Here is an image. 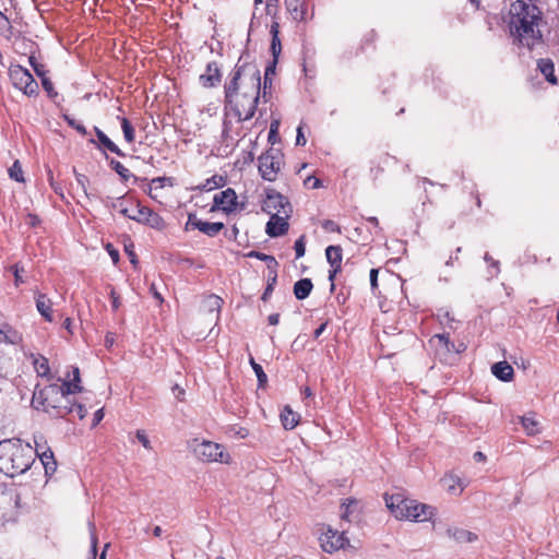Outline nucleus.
<instances>
[{
  "instance_id": "f257e3e1",
  "label": "nucleus",
  "mask_w": 559,
  "mask_h": 559,
  "mask_svg": "<svg viewBox=\"0 0 559 559\" xmlns=\"http://www.w3.org/2000/svg\"><path fill=\"white\" fill-rule=\"evenodd\" d=\"M540 19L539 9L532 2L516 0L510 8V32L520 45L533 48L540 39L537 21Z\"/></svg>"
},
{
  "instance_id": "f03ea898",
  "label": "nucleus",
  "mask_w": 559,
  "mask_h": 559,
  "mask_svg": "<svg viewBox=\"0 0 559 559\" xmlns=\"http://www.w3.org/2000/svg\"><path fill=\"white\" fill-rule=\"evenodd\" d=\"M81 390L80 385L72 382L50 384L41 389L36 386L33 393L32 406L37 411L43 409L53 416L64 417L73 411L70 407L69 395Z\"/></svg>"
},
{
  "instance_id": "7ed1b4c3",
  "label": "nucleus",
  "mask_w": 559,
  "mask_h": 559,
  "mask_svg": "<svg viewBox=\"0 0 559 559\" xmlns=\"http://www.w3.org/2000/svg\"><path fill=\"white\" fill-rule=\"evenodd\" d=\"M34 449L20 439L0 441V472L14 477L25 473L34 462Z\"/></svg>"
},
{
  "instance_id": "20e7f679",
  "label": "nucleus",
  "mask_w": 559,
  "mask_h": 559,
  "mask_svg": "<svg viewBox=\"0 0 559 559\" xmlns=\"http://www.w3.org/2000/svg\"><path fill=\"white\" fill-rule=\"evenodd\" d=\"M385 504L395 519L401 521L427 522L437 513L433 506L404 498L402 495L385 496Z\"/></svg>"
},
{
  "instance_id": "39448f33",
  "label": "nucleus",
  "mask_w": 559,
  "mask_h": 559,
  "mask_svg": "<svg viewBox=\"0 0 559 559\" xmlns=\"http://www.w3.org/2000/svg\"><path fill=\"white\" fill-rule=\"evenodd\" d=\"M237 82L228 81L225 83V120L224 132L229 131L230 120L229 117L234 116L237 122L250 120L255 112L259 97H252V102L236 91Z\"/></svg>"
},
{
  "instance_id": "423d86ee",
  "label": "nucleus",
  "mask_w": 559,
  "mask_h": 559,
  "mask_svg": "<svg viewBox=\"0 0 559 559\" xmlns=\"http://www.w3.org/2000/svg\"><path fill=\"white\" fill-rule=\"evenodd\" d=\"M237 82L236 91L239 92L243 98L260 97L261 91V75L260 70L254 64H246L236 67L229 81Z\"/></svg>"
},
{
  "instance_id": "0eeeda50",
  "label": "nucleus",
  "mask_w": 559,
  "mask_h": 559,
  "mask_svg": "<svg viewBox=\"0 0 559 559\" xmlns=\"http://www.w3.org/2000/svg\"><path fill=\"white\" fill-rule=\"evenodd\" d=\"M19 502L20 497L14 488L0 486V527L16 520Z\"/></svg>"
},
{
  "instance_id": "6e6552de",
  "label": "nucleus",
  "mask_w": 559,
  "mask_h": 559,
  "mask_svg": "<svg viewBox=\"0 0 559 559\" xmlns=\"http://www.w3.org/2000/svg\"><path fill=\"white\" fill-rule=\"evenodd\" d=\"M193 453L203 462H219L224 464H228L230 462V456L225 451L224 447L213 441H195V444L193 445Z\"/></svg>"
},
{
  "instance_id": "1a4fd4ad",
  "label": "nucleus",
  "mask_w": 559,
  "mask_h": 559,
  "mask_svg": "<svg viewBox=\"0 0 559 559\" xmlns=\"http://www.w3.org/2000/svg\"><path fill=\"white\" fill-rule=\"evenodd\" d=\"M9 76L13 86L22 91L27 96H34L38 93V84L31 72L20 64H12L9 68Z\"/></svg>"
},
{
  "instance_id": "9d476101",
  "label": "nucleus",
  "mask_w": 559,
  "mask_h": 559,
  "mask_svg": "<svg viewBox=\"0 0 559 559\" xmlns=\"http://www.w3.org/2000/svg\"><path fill=\"white\" fill-rule=\"evenodd\" d=\"M282 165L283 155L276 150H269L259 157V171L264 180H276Z\"/></svg>"
},
{
  "instance_id": "9b49d317",
  "label": "nucleus",
  "mask_w": 559,
  "mask_h": 559,
  "mask_svg": "<svg viewBox=\"0 0 559 559\" xmlns=\"http://www.w3.org/2000/svg\"><path fill=\"white\" fill-rule=\"evenodd\" d=\"M262 210L270 215H272V213H277L289 216L292 206L288 200L280 192L270 190L263 201Z\"/></svg>"
},
{
  "instance_id": "f8f14e48",
  "label": "nucleus",
  "mask_w": 559,
  "mask_h": 559,
  "mask_svg": "<svg viewBox=\"0 0 559 559\" xmlns=\"http://www.w3.org/2000/svg\"><path fill=\"white\" fill-rule=\"evenodd\" d=\"M111 207L121 215L139 223L145 206H142L132 199L118 198L112 201Z\"/></svg>"
},
{
  "instance_id": "ddd939ff",
  "label": "nucleus",
  "mask_w": 559,
  "mask_h": 559,
  "mask_svg": "<svg viewBox=\"0 0 559 559\" xmlns=\"http://www.w3.org/2000/svg\"><path fill=\"white\" fill-rule=\"evenodd\" d=\"M346 542L347 539L344 536V533H338L337 531L331 527H328L326 531L322 533L320 537V544L322 549L329 554H332L343 548Z\"/></svg>"
},
{
  "instance_id": "4468645a",
  "label": "nucleus",
  "mask_w": 559,
  "mask_h": 559,
  "mask_svg": "<svg viewBox=\"0 0 559 559\" xmlns=\"http://www.w3.org/2000/svg\"><path fill=\"white\" fill-rule=\"evenodd\" d=\"M224 224L221 222L210 223L201 221L197 217L195 214H189L188 221L186 223L185 229H199L201 233L214 237L216 236L221 230H223Z\"/></svg>"
},
{
  "instance_id": "2eb2a0df",
  "label": "nucleus",
  "mask_w": 559,
  "mask_h": 559,
  "mask_svg": "<svg viewBox=\"0 0 559 559\" xmlns=\"http://www.w3.org/2000/svg\"><path fill=\"white\" fill-rule=\"evenodd\" d=\"M214 204L225 213H233L238 209V197L234 189L227 188L215 194Z\"/></svg>"
},
{
  "instance_id": "dca6fc26",
  "label": "nucleus",
  "mask_w": 559,
  "mask_h": 559,
  "mask_svg": "<svg viewBox=\"0 0 559 559\" xmlns=\"http://www.w3.org/2000/svg\"><path fill=\"white\" fill-rule=\"evenodd\" d=\"M326 260L331 265L329 271V280L331 282V289H334V278L341 271L342 263V248L340 246H329L325 249Z\"/></svg>"
},
{
  "instance_id": "f3484780",
  "label": "nucleus",
  "mask_w": 559,
  "mask_h": 559,
  "mask_svg": "<svg viewBox=\"0 0 559 559\" xmlns=\"http://www.w3.org/2000/svg\"><path fill=\"white\" fill-rule=\"evenodd\" d=\"M289 216L284 214L272 213L270 221L266 223L265 233L270 237H278L287 233Z\"/></svg>"
},
{
  "instance_id": "a211bd4d",
  "label": "nucleus",
  "mask_w": 559,
  "mask_h": 559,
  "mask_svg": "<svg viewBox=\"0 0 559 559\" xmlns=\"http://www.w3.org/2000/svg\"><path fill=\"white\" fill-rule=\"evenodd\" d=\"M221 81V71L216 62L206 66L205 73L200 75V82L204 87H213Z\"/></svg>"
},
{
  "instance_id": "6ab92c4d",
  "label": "nucleus",
  "mask_w": 559,
  "mask_h": 559,
  "mask_svg": "<svg viewBox=\"0 0 559 559\" xmlns=\"http://www.w3.org/2000/svg\"><path fill=\"white\" fill-rule=\"evenodd\" d=\"M285 7L294 21H306V0H285Z\"/></svg>"
},
{
  "instance_id": "aec40b11",
  "label": "nucleus",
  "mask_w": 559,
  "mask_h": 559,
  "mask_svg": "<svg viewBox=\"0 0 559 559\" xmlns=\"http://www.w3.org/2000/svg\"><path fill=\"white\" fill-rule=\"evenodd\" d=\"M36 309L48 322H52V301L43 293L35 294Z\"/></svg>"
},
{
  "instance_id": "412c9836",
  "label": "nucleus",
  "mask_w": 559,
  "mask_h": 559,
  "mask_svg": "<svg viewBox=\"0 0 559 559\" xmlns=\"http://www.w3.org/2000/svg\"><path fill=\"white\" fill-rule=\"evenodd\" d=\"M442 481H443L444 486L447 487L448 492H450L454 496H460L467 485L464 481V479H462L461 477H459L454 474H447L442 478Z\"/></svg>"
},
{
  "instance_id": "4be33fe9",
  "label": "nucleus",
  "mask_w": 559,
  "mask_h": 559,
  "mask_svg": "<svg viewBox=\"0 0 559 559\" xmlns=\"http://www.w3.org/2000/svg\"><path fill=\"white\" fill-rule=\"evenodd\" d=\"M141 224L147 225L154 229H163L165 227V222L160 215L153 212L150 207L145 206L143 214L141 216Z\"/></svg>"
},
{
  "instance_id": "5701e85b",
  "label": "nucleus",
  "mask_w": 559,
  "mask_h": 559,
  "mask_svg": "<svg viewBox=\"0 0 559 559\" xmlns=\"http://www.w3.org/2000/svg\"><path fill=\"white\" fill-rule=\"evenodd\" d=\"M447 536L457 543H473L477 539V536L461 527L451 526L447 530Z\"/></svg>"
},
{
  "instance_id": "b1692460",
  "label": "nucleus",
  "mask_w": 559,
  "mask_h": 559,
  "mask_svg": "<svg viewBox=\"0 0 559 559\" xmlns=\"http://www.w3.org/2000/svg\"><path fill=\"white\" fill-rule=\"evenodd\" d=\"M492 374L501 381L508 382L513 379V368L507 361H499L491 367Z\"/></svg>"
},
{
  "instance_id": "393cba45",
  "label": "nucleus",
  "mask_w": 559,
  "mask_h": 559,
  "mask_svg": "<svg viewBox=\"0 0 559 559\" xmlns=\"http://www.w3.org/2000/svg\"><path fill=\"white\" fill-rule=\"evenodd\" d=\"M270 34L272 36L271 41V52L273 56V60L277 61V58L282 51V45L280 39V24L277 21H273L270 26Z\"/></svg>"
},
{
  "instance_id": "a878e982",
  "label": "nucleus",
  "mask_w": 559,
  "mask_h": 559,
  "mask_svg": "<svg viewBox=\"0 0 559 559\" xmlns=\"http://www.w3.org/2000/svg\"><path fill=\"white\" fill-rule=\"evenodd\" d=\"M300 420L299 414L293 412L289 406H285L281 413V421L286 430L294 429Z\"/></svg>"
},
{
  "instance_id": "bb28decb",
  "label": "nucleus",
  "mask_w": 559,
  "mask_h": 559,
  "mask_svg": "<svg viewBox=\"0 0 559 559\" xmlns=\"http://www.w3.org/2000/svg\"><path fill=\"white\" fill-rule=\"evenodd\" d=\"M34 369L39 377H49L50 368L48 359L41 355L29 354Z\"/></svg>"
},
{
  "instance_id": "cd10ccee",
  "label": "nucleus",
  "mask_w": 559,
  "mask_h": 559,
  "mask_svg": "<svg viewBox=\"0 0 559 559\" xmlns=\"http://www.w3.org/2000/svg\"><path fill=\"white\" fill-rule=\"evenodd\" d=\"M223 305V299L216 295H210L204 298L202 309L209 313H215L218 320L219 311Z\"/></svg>"
},
{
  "instance_id": "c85d7f7f",
  "label": "nucleus",
  "mask_w": 559,
  "mask_h": 559,
  "mask_svg": "<svg viewBox=\"0 0 559 559\" xmlns=\"http://www.w3.org/2000/svg\"><path fill=\"white\" fill-rule=\"evenodd\" d=\"M312 282L309 278H301L294 285L295 297L299 300L307 298L312 290Z\"/></svg>"
},
{
  "instance_id": "c756f323",
  "label": "nucleus",
  "mask_w": 559,
  "mask_h": 559,
  "mask_svg": "<svg viewBox=\"0 0 559 559\" xmlns=\"http://www.w3.org/2000/svg\"><path fill=\"white\" fill-rule=\"evenodd\" d=\"M537 67L550 84H557V78L555 75V66L550 59L538 60Z\"/></svg>"
},
{
  "instance_id": "7c9ffc66",
  "label": "nucleus",
  "mask_w": 559,
  "mask_h": 559,
  "mask_svg": "<svg viewBox=\"0 0 559 559\" xmlns=\"http://www.w3.org/2000/svg\"><path fill=\"white\" fill-rule=\"evenodd\" d=\"M35 454L40 457L41 464L45 467L46 474L53 473L57 468V463L53 459V453L51 450H45L39 452L38 449L34 450Z\"/></svg>"
},
{
  "instance_id": "2f4dec72",
  "label": "nucleus",
  "mask_w": 559,
  "mask_h": 559,
  "mask_svg": "<svg viewBox=\"0 0 559 559\" xmlns=\"http://www.w3.org/2000/svg\"><path fill=\"white\" fill-rule=\"evenodd\" d=\"M96 136L99 141V143L110 151L111 153H115L119 156H124V154L121 152V150L98 128H95Z\"/></svg>"
},
{
  "instance_id": "473e14b6",
  "label": "nucleus",
  "mask_w": 559,
  "mask_h": 559,
  "mask_svg": "<svg viewBox=\"0 0 559 559\" xmlns=\"http://www.w3.org/2000/svg\"><path fill=\"white\" fill-rule=\"evenodd\" d=\"M521 424L527 435L534 436L539 432V423L534 415H525L521 417Z\"/></svg>"
},
{
  "instance_id": "72a5a7b5",
  "label": "nucleus",
  "mask_w": 559,
  "mask_h": 559,
  "mask_svg": "<svg viewBox=\"0 0 559 559\" xmlns=\"http://www.w3.org/2000/svg\"><path fill=\"white\" fill-rule=\"evenodd\" d=\"M429 343L432 347L436 348L438 353H443V347H449L450 344V337L449 334L442 333V334H435L430 340Z\"/></svg>"
},
{
  "instance_id": "f704fd0d",
  "label": "nucleus",
  "mask_w": 559,
  "mask_h": 559,
  "mask_svg": "<svg viewBox=\"0 0 559 559\" xmlns=\"http://www.w3.org/2000/svg\"><path fill=\"white\" fill-rule=\"evenodd\" d=\"M0 334L2 337L0 341L10 344H19L22 341V335L10 326H5L3 330H0Z\"/></svg>"
},
{
  "instance_id": "c9c22d12",
  "label": "nucleus",
  "mask_w": 559,
  "mask_h": 559,
  "mask_svg": "<svg viewBox=\"0 0 559 559\" xmlns=\"http://www.w3.org/2000/svg\"><path fill=\"white\" fill-rule=\"evenodd\" d=\"M121 129L123 132L124 140L128 143H132L135 139V131L127 118H121Z\"/></svg>"
},
{
  "instance_id": "e433bc0d",
  "label": "nucleus",
  "mask_w": 559,
  "mask_h": 559,
  "mask_svg": "<svg viewBox=\"0 0 559 559\" xmlns=\"http://www.w3.org/2000/svg\"><path fill=\"white\" fill-rule=\"evenodd\" d=\"M0 33L10 38L13 34V27L9 19L0 11Z\"/></svg>"
},
{
  "instance_id": "4c0bfd02",
  "label": "nucleus",
  "mask_w": 559,
  "mask_h": 559,
  "mask_svg": "<svg viewBox=\"0 0 559 559\" xmlns=\"http://www.w3.org/2000/svg\"><path fill=\"white\" fill-rule=\"evenodd\" d=\"M8 171L11 179L17 182L24 181L23 170L19 160H15Z\"/></svg>"
},
{
  "instance_id": "58836bf2",
  "label": "nucleus",
  "mask_w": 559,
  "mask_h": 559,
  "mask_svg": "<svg viewBox=\"0 0 559 559\" xmlns=\"http://www.w3.org/2000/svg\"><path fill=\"white\" fill-rule=\"evenodd\" d=\"M250 365L258 378V381H259V384L262 386L266 383L267 381V377L266 374L264 373L263 369H262V366L259 365L258 362H255V360L251 357L250 358Z\"/></svg>"
},
{
  "instance_id": "ea45409f",
  "label": "nucleus",
  "mask_w": 559,
  "mask_h": 559,
  "mask_svg": "<svg viewBox=\"0 0 559 559\" xmlns=\"http://www.w3.org/2000/svg\"><path fill=\"white\" fill-rule=\"evenodd\" d=\"M110 167L123 179H128L130 177L129 169L126 168L120 162L112 159L110 162Z\"/></svg>"
},
{
  "instance_id": "a19ab883",
  "label": "nucleus",
  "mask_w": 559,
  "mask_h": 559,
  "mask_svg": "<svg viewBox=\"0 0 559 559\" xmlns=\"http://www.w3.org/2000/svg\"><path fill=\"white\" fill-rule=\"evenodd\" d=\"M295 251H296V259H300L305 255L306 252V245H305V236H301L295 241Z\"/></svg>"
},
{
  "instance_id": "79ce46f5",
  "label": "nucleus",
  "mask_w": 559,
  "mask_h": 559,
  "mask_svg": "<svg viewBox=\"0 0 559 559\" xmlns=\"http://www.w3.org/2000/svg\"><path fill=\"white\" fill-rule=\"evenodd\" d=\"M135 437L146 450H152L151 441L144 430H138Z\"/></svg>"
},
{
  "instance_id": "37998d69",
  "label": "nucleus",
  "mask_w": 559,
  "mask_h": 559,
  "mask_svg": "<svg viewBox=\"0 0 559 559\" xmlns=\"http://www.w3.org/2000/svg\"><path fill=\"white\" fill-rule=\"evenodd\" d=\"M277 61L273 60L271 64H269L264 72V82H263V91L266 90V80H270L275 74V67Z\"/></svg>"
},
{
  "instance_id": "c03bdc74",
  "label": "nucleus",
  "mask_w": 559,
  "mask_h": 559,
  "mask_svg": "<svg viewBox=\"0 0 559 559\" xmlns=\"http://www.w3.org/2000/svg\"><path fill=\"white\" fill-rule=\"evenodd\" d=\"M41 85L50 98L57 96V92L53 90L52 82L48 78H43Z\"/></svg>"
},
{
  "instance_id": "a18cd8bd",
  "label": "nucleus",
  "mask_w": 559,
  "mask_h": 559,
  "mask_svg": "<svg viewBox=\"0 0 559 559\" xmlns=\"http://www.w3.org/2000/svg\"><path fill=\"white\" fill-rule=\"evenodd\" d=\"M278 128H280V121L273 120L270 124V131H269V141L270 142L274 143L276 141Z\"/></svg>"
},
{
  "instance_id": "49530a36",
  "label": "nucleus",
  "mask_w": 559,
  "mask_h": 559,
  "mask_svg": "<svg viewBox=\"0 0 559 559\" xmlns=\"http://www.w3.org/2000/svg\"><path fill=\"white\" fill-rule=\"evenodd\" d=\"M485 261L490 263L492 270L489 271L490 277L496 276L499 273V262L493 260L488 253L484 257Z\"/></svg>"
},
{
  "instance_id": "de8ad7c7",
  "label": "nucleus",
  "mask_w": 559,
  "mask_h": 559,
  "mask_svg": "<svg viewBox=\"0 0 559 559\" xmlns=\"http://www.w3.org/2000/svg\"><path fill=\"white\" fill-rule=\"evenodd\" d=\"M66 120L68 121L69 126L74 128L78 132H80L81 134H86V128L81 122L76 121L75 119L69 118L68 116H66Z\"/></svg>"
},
{
  "instance_id": "09e8293b",
  "label": "nucleus",
  "mask_w": 559,
  "mask_h": 559,
  "mask_svg": "<svg viewBox=\"0 0 559 559\" xmlns=\"http://www.w3.org/2000/svg\"><path fill=\"white\" fill-rule=\"evenodd\" d=\"M322 228L328 233H340V226L334 222L326 219L322 223Z\"/></svg>"
},
{
  "instance_id": "8fccbe9b",
  "label": "nucleus",
  "mask_w": 559,
  "mask_h": 559,
  "mask_svg": "<svg viewBox=\"0 0 559 559\" xmlns=\"http://www.w3.org/2000/svg\"><path fill=\"white\" fill-rule=\"evenodd\" d=\"M10 270L13 272V275H14V283H15V286H20L21 283H24V280L22 278L21 276V272L23 271V267H20L17 264L15 265H12L10 267Z\"/></svg>"
},
{
  "instance_id": "3c124183",
  "label": "nucleus",
  "mask_w": 559,
  "mask_h": 559,
  "mask_svg": "<svg viewBox=\"0 0 559 559\" xmlns=\"http://www.w3.org/2000/svg\"><path fill=\"white\" fill-rule=\"evenodd\" d=\"M305 185L310 187V188H312V189H318V188L321 187V181L318 178L309 176V177L306 178Z\"/></svg>"
},
{
  "instance_id": "603ef678",
  "label": "nucleus",
  "mask_w": 559,
  "mask_h": 559,
  "mask_svg": "<svg viewBox=\"0 0 559 559\" xmlns=\"http://www.w3.org/2000/svg\"><path fill=\"white\" fill-rule=\"evenodd\" d=\"M230 431L240 439H243L249 435L248 430L243 427H233Z\"/></svg>"
},
{
  "instance_id": "864d4df0",
  "label": "nucleus",
  "mask_w": 559,
  "mask_h": 559,
  "mask_svg": "<svg viewBox=\"0 0 559 559\" xmlns=\"http://www.w3.org/2000/svg\"><path fill=\"white\" fill-rule=\"evenodd\" d=\"M275 282H276V277L274 276V277L272 278V282H270V283L267 284V286H266V288H265V290H264V293H263V295H262V299H263L264 301H266V300L269 299L270 295L272 294V292H273V285L275 284Z\"/></svg>"
},
{
  "instance_id": "5fc2aeb1",
  "label": "nucleus",
  "mask_w": 559,
  "mask_h": 559,
  "mask_svg": "<svg viewBox=\"0 0 559 559\" xmlns=\"http://www.w3.org/2000/svg\"><path fill=\"white\" fill-rule=\"evenodd\" d=\"M111 307L114 310H118L120 307V298L114 289L110 292Z\"/></svg>"
},
{
  "instance_id": "6e6d98bb",
  "label": "nucleus",
  "mask_w": 559,
  "mask_h": 559,
  "mask_svg": "<svg viewBox=\"0 0 559 559\" xmlns=\"http://www.w3.org/2000/svg\"><path fill=\"white\" fill-rule=\"evenodd\" d=\"M70 407L73 408L72 413L76 412V414L80 417V419H83L86 416V409L84 408L83 405H81V404L70 405Z\"/></svg>"
},
{
  "instance_id": "4d7b16f0",
  "label": "nucleus",
  "mask_w": 559,
  "mask_h": 559,
  "mask_svg": "<svg viewBox=\"0 0 559 559\" xmlns=\"http://www.w3.org/2000/svg\"><path fill=\"white\" fill-rule=\"evenodd\" d=\"M107 251L112 259V262L116 264L119 261V252L114 249L111 245H107Z\"/></svg>"
},
{
  "instance_id": "13d9d810",
  "label": "nucleus",
  "mask_w": 559,
  "mask_h": 559,
  "mask_svg": "<svg viewBox=\"0 0 559 559\" xmlns=\"http://www.w3.org/2000/svg\"><path fill=\"white\" fill-rule=\"evenodd\" d=\"M370 285L372 289H374L378 286V270L371 269L370 271Z\"/></svg>"
},
{
  "instance_id": "bf43d9fd",
  "label": "nucleus",
  "mask_w": 559,
  "mask_h": 559,
  "mask_svg": "<svg viewBox=\"0 0 559 559\" xmlns=\"http://www.w3.org/2000/svg\"><path fill=\"white\" fill-rule=\"evenodd\" d=\"M104 418V409L100 408L95 412L94 418H93V427L97 426Z\"/></svg>"
},
{
  "instance_id": "052dcab7",
  "label": "nucleus",
  "mask_w": 559,
  "mask_h": 559,
  "mask_svg": "<svg viewBox=\"0 0 559 559\" xmlns=\"http://www.w3.org/2000/svg\"><path fill=\"white\" fill-rule=\"evenodd\" d=\"M296 144L297 145H305L306 144V138L302 134L301 126H299L298 129H297Z\"/></svg>"
},
{
  "instance_id": "680f3d73",
  "label": "nucleus",
  "mask_w": 559,
  "mask_h": 559,
  "mask_svg": "<svg viewBox=\"0 0 559 559\" xmlns=\"http://www.w3.org/2000/svg\"><path fill=\"white\" fill-rule=\"evenodd\" d=\"M173 392H174V394H175L176 399H178L179 401H182V400H183V396H185V390H183L181 386H179V385H177V384H176V385L173 388Z\"/></svg>"
},
{
  "instance_id": "e2e57ef3",
  "label": "nucleus",
  "mask_w": 559,
  "mask_h": 559,
  "mask_svg": "<svg viewBox=\"0 0 559 559\" xmlns=\"http://www.w3.org/2000/svg\"><path fill=\"white\" fill-rule=\"evenodd\" d=\"M250 257H255L260 260H263V261H266V260H271V261H274V258L273 257H270V255H266L264 253H261V252H255V251H252L250 252L249 254Z\"/></svg>"
},
{
  "instance_id": "0e129e2a",
  "label": "nucleus",
  "mask_w": 559,
  "mask_h": 559,
  "mask_svg": "<svg viewBox=\"0 0 559 559\" xmlns=\"http://www.w3.org/2000/svg\"><path fill=\"white\" fill-rule=\"evenodd\" d=\"M26 223L33 227L37 226L39 223V218L37 215L28 214Z\"/></svg>"
},
{
  "instance_id": "69168bd1",
  "label": "nucleus",
  "mask_w": 559,
  "mask_h": 559,
  "mask_svg": "<svg viewBox=\"0 0 559 559\" xmlns=\"http://www.w3.org/2000/svg\"><path fill=\"white\" fill-rule=\"evenodd\" d=\"M115 343V334L111 332H108L105 336V345L106 347H111Z\"/></svg>"
},
{
  "instance_id": "338daca9",
  "label": "nucleus",
  "mask_w": 559,
  "mask_h": 559,
  "mask_svg": "<svg viewBox=\"0 0 559 559\" xmlns=\"http://www.w3.org/2000/svg\"><path fill=\"white\" fill-rule=\"evenodd\" d=\"M34 71H35V73H36L39 78H41V79H43V78H46V76H45V67H44L41 63H39V64L35 66Z\"/></svg>"
},
{
  "instance_id": "774afa93",
  "label": "nucleus",
  "mask_w": 559,
  "mask_h": 559,
  "mask_svg": "<svg viewBox=\"0 0 559 559\" xmlns=\"http://www.w3.org/2000/svg\"><path fill=\"white\" fill-rule=\"evenodd\" d=\"M267 321L271 325H276L280 321V316L277 313L270 314Z\"/></svg>"
}]
</instances>
